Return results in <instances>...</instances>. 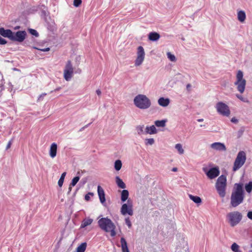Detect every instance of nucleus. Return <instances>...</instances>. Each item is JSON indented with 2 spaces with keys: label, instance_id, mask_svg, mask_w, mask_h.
I'll return each mask as SVG.
<instances>
[{
  "label": "nucleus",
  "instance_id": "55",
  "mask_svg": "<svg viewBox=\"0 0 252 252\" xmlns=\"http://www.w3.org/2000/svg\"><path fill=\"white\" fill-rule=\"evenodd\" d=\"M177 170H178V169H177V167H173V168L172 169V171L173 172H176V171H177Z\"/></svg>",
  "mask_w": 252,
  "mask_h": 252
},
{
  "label": "nucleus",
  "instance_id": "34",
  "mask_svg": "<svg viewBox=\"0 0 252 252\" xmlns=\"http://www.w3.org/2000/svg\"><path fill=\"white\" fill-rule=\"evenodd\" d=\"M245 188L246 191L250 193L252 190V181H250L248 184H246Z\"/></svg>",
  "mask_w": 252,
  "mask_h": 252
},
{
  "label": "nucleus",
  "instance_id": "52",
  "mask_svg": "<svg viewBox=\"0 0 252 252\" xmlns=\"http://www.w3.org/2000/svg\"><path fill=\"white\" fill-rule=\"evenodd\" d=\"M96 93L98 95H100L101 94V92L99 89H98L96 91Z\"/></svg>",
  "mask_w": 252,
  "mask_h": 252
},
{
  "label": "nucleus",
  "instance_id": "56",
  "mask_svg": "<svg viewBox=\"0 0 252 252\" xmlns=\"http://www.w3.org/2000/svg\"><path fill=\"white\" fill-rule=\"evenodd\" d=\"M82 181L83 182V184H85L87 182V179H82Z\"/></svg>",
  "mask_w": 252,
  "mask_h": 252
},
{
  "label": "nucleus",
  "instance_id": "10",
  "mask_svg": "<svg viewBox=\"0 0 252 252\" xmlns=\"http://www.w3.org/2000/svg\"><path fill=\"white\" fill-rule=\"evenodd\" d=\"M121 213L124 216L127 214L129 216L133 215V205L131 201L128 200L126 203L122 205L121 208Z\"/></svg>",
  "mask_w": 252,
  "mask_h": 252
},
{
  "label": "nucleus",
  "instance_id": "1",
  "mask_svg": "<svg viewBox=\"0 0 252 252\" xmlns=\"http://www.w3.org/2000/svg\"><path fill=\"white\" fill-rule=\"evenodd\" d=\"M243 184L236 183L234 185L230 197V205L236 207L241 204L244 199V192Z\"/></svg>",
  "mask_w": 252,
  "mask_h": 252
},
{
  "label": "nucleus",
  "instance_id": "54",
  "mask_svg": "<svg viewBox=\"0 0 252 252\" xmlns=\"http://www.w3.org/2000/svg\"><path fill=\"white\" fill-rule=\"evenodd\" d=\"M65 175H66V172H63V173H62V175H61L60 178H62L64 180V178L65 177Z\"/></svg>",
  "mask_w": 252,
  "mask_h": 252
},
{
  "label": "nucleus",
  "instance_id": "31",
  "mask_svg": "<svg viewBox=\"0 0 252 252\" xmlns=\"http://www.w3.org/2000/svg\"><path fill=\"white\" fill-rule=\"evenodd\" d=\"M122 163L121 160L118 159L116 160L114 163V167L116 170L119 171L122 168Z\"/></svg>",
  "mask_w": 252,
  "mask_h": 252
},
{
  "label": "nucleus",
  "instance_id": "28",
  "mask_svg": "<svg viewBox=\"0 0 252 252\" xmlns=\"http://www.w3.org/2000/svg\"><path fill=\"white\" fill-rule=\"evenodd\" d=\"M87 243L86 242L82 243L78 246L76 249V252H84L87 248Z\"/></svg>",
  "mask_w": 252,
  "mask_h": 252
},
{
  "label": "nucleus",
  "instance_id": "58",
  "mask_svg": "<svg viewBox=\"0 0 252 252\" xmlns=\"http://www.w3.org/2000/svg\"><path fill=\"white\" fill-rule=\"evenodd\" d=\"M61 88H58L57 89H56L54 91L55 92H56V91H59L60 90Z\"/></svg>",
  "mask_w": 252,
  "mask_h": 252
},
{
  "label": "nucleus",
  "instance_id": "7",
  "mask_svg": "<svg viewBox=\"0 0 252 252\" xmlns=\"http://www.w3.org/2000/svg\"><path fill=\"white\" fill-rule=\"evenodd\" d=\"M243 76V72L241 70H238L236 74V81L234 83L237 86V90L241 94L244 93L246 85V81L244 79Z\"/></svg>",
  "mask_w": 252,
  "mask_h": 252
},
{
  "label": "nucleus",
  "instance_id": "19",
  "mask_svg": "<svg viewBox=\"0 0 252 252\" xmlns=\"http://www.w3.org/2000/svg\"><path fill=\"white\" fill-rule=\"evenodd\" d=\"M246 18V13L244 10H237V19L241 23H244Z\"/></svg>",
  "mask_w": 252,
  "mask_h": 252
},
{
  "label": "nucleus",
  "instance_id": "53",
  "mask_svg": "<svg viewBox=\"0 0 252 252\" xmlns=\"http://www.w3.org/2000/svg\"><path fill=\"white\" fill-rule=\"evenodd\" d=\"M72 187H73V186H71V185H69V188H68V192H67V194H69V193H70V192H71V189H72Z\"/></svg>",
  "mask_w": 252,
  "mask_h": 252
},
{
  "label": "nucleus",
  "instance_id": "39",
  "mask_svg": "<svg viewBox=\"0 0 252 252\" xmlns=\"http://www.w3.org/2000/svg\"><path fill=\"white\" fill-rule=\"evenodd\" d=\"M236 96L238 98H239L240 100H241V101H242L243 102H247V103L249 102V101L247 98L243 97L241 95L237 94Z\"/></svg>",
  "mask_w": 252,
  "mask_h": 252
},
{
  "label": "nucleus",
  "instance_id": "30",
  "mask_svg": "<svg viewBox=\"0 0 252 252\" xmlns=\"http://www.w3.org/2000/svg\"><path fill=\"white\" fill-rule=\"evenodd\" d=\"M80 174V172L78 171L77 173V175L78 176L75 177L74 178H73V179L71 181V183L70 184V185H71V186H75L76 185V184L77 183V182L79 181V179H80V177L79 176V175Z\"/></svg>",
  "mask_w": 252,
  "mask_h": 252
},
{
  "label": "nucleus",
  "instance_id": "44",
  "mask_svg": "<svg viewBox=\"0 0 252 252\" xmlns=\"http://www.w3.org/2000/svg\"><path fill=\"white\" fill-rule=\"evenodd\" d=\"M7 43V41L4 38L0 36V44L4 45Z\"/></svg>",
  "mask_w": 252,
  "mask_h": 252
},
{
  "label": "nucleus",
  "instance_id": "2",
  "mask_svg": "<svg viewBox=\"0 0 252 252\" xmlns=\"http://www.w3.org/2000/svg\"><path fill=\"white\" fill-rule=\"evenodd\" d=\"M99 227L106 232H110V235L114 237L116 235V226L113 221L107 217L102 218L98 221Z\"/></svg>",
  "mask_w": 252,
  "mask_h": 252
},
{
  "label": "nucleus",
  "instance_id": "59",
  "mask_svg": "<svg viewBox=\"0 0 252 252\" xmlns=\"http://www.w3.org/2000/svg\"><path fill=\"white\" fill-rule=\"evenodd\" d=\"M90 124H88V125L85 126L83 128H84L85 127H87Z\"/></svg>",
  "mask_w": 252,
  "mask_h": 252
},
{
  "label": "nucleus",
  "instance_id": "23",
  "mask_svg": "<svg viewBox=\"0 0 252 252\" xmlns=\"http://www.w3.org/2000/svg\"><path fill=\"white\" fill-rule=\"evenodd\" d=\"M121 247L122 250L123 252H129L126 241L124 237H122L121 238Z\"/></svg>",
  "mask_w": 252,
  "mask_h": 252
},
{
  "label": "nucleus",
  "instance_id": "11",
  "mask_svg": "<svg viewBox=\"0 0 252 252\" xmlns=\"http://www.w3.org/2000/svg\"><path fill=\"white\" fill-rule=\"evenodd\" d=\"M145 51L143 47L139 46L137 48V58L135 61V65L136 66H138L140 65L145 58Z\"/></svg>",
  "mask_w": 252,
  "mask_h": 252
},
{
  "label": "nucleus",
  "instance_id": "25",
  "mask_svg": "<svg viewBox=\"0 0 252 252\" xmlns=\"http://www.w3.org/2000/svg\"><path fill=\"white\" fill-rule=\"evenodd\" d=\"M129 192L127 190L124 189L121 192V199L123 202H125L128 198Z\"/></svg>",
  "mask_w": 252,
  "mask_h": 252
},
{
  "label": "nucleus",
  "instance_id": "27",
  "mask_svg": "<svg viewBox=\"0 0 252 252\" xmlns=\"http://www.w3.org/2000/svg\"><path fill=\"white\" fill-rule=\"evenodd\" d=\"M189 198H190V199H191L194 203H195L197 204H200L202 202L201 198L198 196H194L191 194H189Z\"/></svg>",
  "mask_w": 252,
  "mask_h": 252
},
{
  "label": "nucleus",
  "instance_id": "18",
  "mask_svg": "<svg viewBox=\"0 0 252 252\" xmlns=\"http://www.w3.org/2000/svg\"><path fill=\"white\" fill-rule=\"evenodd\" d=\"M158 131L155 126H147L145 129V134H154L157 133Z\"/></svg>",
  "mask_w": 252,
  "mask_h": 252
},
{
  "label": "nucleus",
  "instance_id": "60",
  "mask_svg": "<svg viewBox=\"0 0 252 252\" xmlns=\"http://www.w3.org/2000/svg\"><path fill=\"white\" fill-rule=\"evenodd\" d=\"M248 252H252V250H249Z\"/></svg>",
  "mask_w": 252,
  "mask_h": 252
},
{
  "label": "nucleus",
  "instance_id": "35",
  "mask_svg": "<svg viewBox=\"0 0 252 252\" xmlns=\"http://www.w3.org/2000/svg\"><path fill=\"white\" fill-rule=\"evenodd\" d=\"M155 143V140L154 138H146L145 140V144L146 146L152 145Z\"/></svg>",
  "mask_w": 252,
  "mask_h": 252
},
{
  "label": "nucleus",
  "instance_id": "48",
  "mask_svg": "<svg viewBox=\"0 0 252 252\" xmlns=\"http://www.w3.org/2000/svg\"><path fill=\"white\" fill-rule=\"evenodd\" d=\"M247 217L251 220H252V211L248 212Z\"/></svg>",
  "mask_w": 252,
  "mask_h": 252
},
{
  "label": "nucleus",
  "instance_id": "49",
  "mask_svg": "<svg viewBox=\"0 0 252 252\" xmlns=\"http://www.w3.org/2000/svg\"><path fill=\"white\" fill-rule=\"evenodd\" d=\"M12 144V140H10L8 142L7 146H6V149H8L9 148H10V147H11V145Z\"/></svg>",
  "mask_w": 252,
  "mask_h": 252
},
{
  "label": "nucleus",
  "instance_id": "32",
  "mask_svg": "<svg viewBox=\"0 0 252 252\" xmlns=\"http://www.w3.org/2000/svg\"><path fill=\"white\" fill-rule=\"evenodd\" d=\"M175 252H189L188 247L187 246H184L183 247L178 246L176 248Z\"/></svg>",
  "mask_w": 252,
  "mask_h": 252
},
{
  "label": "nucleus",
  "instance_id": "37",
  "mask_svg": "<svg viewBox=\"0 0 252 252\" xmlns=\"http://www.w3.org/2000/svg\"><path fill=\"white\" fill-rule=\"evenodd\" d=\"M167 56L168 59L170 61H171L172 62H176V58L175 56L173 54H172L170 52L167 53Z\"/></svg>",
  "mask_w": 252,
  "mask_h": 252
},
{
  "label": "nucleus",
  "instance_id": "9",
  "mask_svg": "<svg viewBox=\"0 0 252 252\" xmlns=\"http://www.w3.org/2000/svg\"><path fill=\"white\" fill-rule=\"evenodd\" d=\"M73 68L70 61H68L63 70V77L67 81H69L73 76Z\"/></svg>",
  "mask_w": 252,
  "mask_h": 252
},
{
  "label": "nucleus",
  "instance_id": "14",
  "mask_svg": "<svg viewBox=\"0 0 252 252\" xmlns=\"http://www.w3.org/2000/svg\"><path fill=\"white\" fill-rule=\"evenodd\" d=\"M211 147L219 151H225L226 150V147L223 143L220 142H215L211 145Z\"/></svg>",
  "mask_w": 252,
  "mask_h": 252
},
{
  "label": "nucleus",
  "instance_id": "40",
  "mask_svg": "<svg viewBox=\"0 0 252 252\" xmlns=\"http://www.w3.org/2000/svg\"><path fill=\"white\" fill-rule=\"evenodd\" d=\"M125 222H126V224L128 227V228H130L131 227L132 224H131V221L129 220V218L128 217L126 218L125 219Z\"/></svg>",
  "mask_w": 252,
  "mask_h": 252
},
{
  "label": "nucleus",
  "instance_id": "29",
  "mask_svg": "<svg viewBox=\"0 0 252 252\" xmlns=\"http://www.w3.org/2000/svg\"><path fill=\"white\" fill-rule=\"evenodd\" d=\"M144 125H139L136 126V130L138 135H141L143 134H145V130H144Z\"/></svg>",
  "mask_w": 252,
  "mask_h": 252
},
{
  "label": "nucleus",
  "instance_id": "8",
  "mask_svg": "<svg viewBox=\"0 0 252 252\" xmlns=\"http://www.w3.org/2000/svg\"><path fill=\"white\" fill-rule=\"evenodd\" d=\"M217 112L224 116H228L230 114L229 107L222 102H218L215 106Z\"/></svg>",
  "mask_w": 252,
  "mask_h": 252
},
{
  "label": "nucleus",
  "instance_id": "42",
  "mask_svg": "<svg viewBox=\"0 0 252 252\" xmlns=\"http://www.w3.org/2000/svg\"><path fill=\"white\" fill-rule=\"evenodd\" d=\"M94 195V193H92V192H89L88 193H87V194L85 195V199L86 200V201H89L90 199V196H93Z\"/></svg>",
  "mask_w": 252,
  "mask_h": 252
},
{
  "label": "nucleus",
  "instance_id": "51",
  "mask_svg": "<svg viewBox=\"0 0 252 252\" xmlns=\"http://www.w3.org/2000/svg\"><path fill=\"white\" fill-rule=\"evenodd\" d=\"M243 132H244V130H240L238 131V137H240L241 136V135L243 134Z\"/></svg>",
  "mask_w": 252,
  "mask_h": 252
},
{
  "label": "nucleus",
  "instance_id": "22",
  "mask_svg": "<svg viewBox=\"0 0 252 252\" xmlns=\"http://www.w3.org/2000/svg\"><path fill=\"white\" fill-rule=\"evenodd\" d=\"M93 221V220L90 218H85L84 219L81 223L80 228H83L86 227V226L91 225Z\"/></svg>",
  "mask_w": 252,
  "mask_h": 252
},
{
  "label": "nucleus",
  "instance_id": "5",
  "mask_svg": "<svg viewBox=\"0 0 252 252\" xmlns=\"http://www.w3.org/2000/svg\"><path fill=\"white\" fill-rule=\"evenodd\" d=\"M226 177L224 175L220 176L216 183V188L221 197H224L226 194Z\"/></svg>",
  "mask_w": 252,
  "mask_h": 252
},
{
  "label": "nucleus",
  "instance_id": "13",
  "mask_svg": "<svg viewBox=\"0 0 252 252\" xmlns=\"http://www.w3.org/2000/svg\"><path fill=\"white\" fill-rule=\"evenodd\" d=\"M203 170L205 172L208 177L211 179H213L219 176L220 171L218 168H212L207 170L206 168H203Z\"/></svg>",
  "mask_w": 252,
  "mask_h": 252
},
{
  "label": "nucleus",
  "instance_id": "50",
  "mask_svg": "<svg viewBox=\"0 0 252 252\" xmlns=\"http://www.w3.org/2000/svg\"><path fill=\"white\" fill-rule=\"evenodd\" d=\"M231 121L232 123H237L238 122V120L234 117L231 119Z\"/></svg>",
  "mask_w": 252,
  "mask_h": 252
},
{
  "label": "nucleus",
  "instance_id": "26",
  "mask_svg": "<svg viewBox=\"0 0 252 252\" xmlns=\"http://www.w3.org/2000/svg\"><path fill=\"white\" fill-rule=\"evenodd\" d=\"M167 122V119L157 120L155 121L154 124L155 126L157 127H163L165 126Z\"/></svg>",
  "mask_w": 252,
  "mask_h": 252
},
{
  "label": "nucleus",
  "instance_id": "38",
  "mask_svg": "<svg viewBox=\"0 0 252 252\" xmlns=\"http://www.w3.org/2000/svg\"><path fill=\"white\" fill-rule=\"evenodd\" d=\"M29 31L31 34L34 35L35 37H38L39 35L37 32L34 29H29Z\"/></svg>",
  "mask_w": 252,
  "mask_h": 252
},
{
  "label": "nucleus",
  "instance_id": "4",
  "mask_svg": "<svg viewBox=\"0 0 252 252\" xmlns=\"http://www.w3.org/2000/svg\"><path fill=\"white\" fill-rule=\"evenodd\" d=\"M226 220L231 227H234L239 224L242 220L243 216L238 211L228 213L226 216Z\"/></svg>",
  "mask_w": 252,
  "mask_h": 252
},
{
  "label": "nucleus",
  "instance_id": "33",
  "mask_svg": "<svg viewBox=\"0 0 252 252\" xmlns=\"http://www.w3.org/2000/svg\"><path fill=\"white\" fill-rule=\"evenodd\" d=\"M175 148L178 151L180 155H182L184 154V150L182 147V145L181 144L178 143L176 144Z\"/></svg>",
  "mask_w": 252,
  "mask_h": 252
},
{
  "label": "nucleus",
  "instance_id": "46",
  "mask_svg": "<svg viewBox=\"0 0 252 252\" xmlns=\"http://www.w3.org/2000/svg\"><path fill=\"white\" fill-rule=\"evenodd\" d=\"M191 85L190 84H188L186 86V89L188 92H190L191 91Z\"/></svg>",
  "mask_w": 252,
  "mask_h": 252
},
{
  "label": "nucleus",
  "instance_id": "16",
  "mask_svg": "<svg viewBox=\"0 0 252 252\" xmlns=\"http://www.w3.org/2000/svg\"><path fill=\"white\" fill-rule=\"evenodd\" d=\"M57 145L56 143H53L50 148L49 155L50 157L54 158L57 155Z\"/></svg>",
  "mask_w": 252,
  "mask_h": 252
},
{
  "label": "nucleus",
  "instance_id": "47",
  "mask_svg": "<svg viewBox=\"0 0 252 252\" xmlns=\"http://www.w3.org/2000/svg\"><path fill=\"white\" fill-rule=\"evenodd\" d=\"M35 48L37 49V50H39L40 51H43V52H47V51H49L50 50V48H48V47L46 48H44V49H38V48Z\"/></svg>",
  "mask_w": 252,
  "mask_h": 252
},
{
  "label": "nucleus",
  "instance_id": "6",
  "mask_svg": "<svg viewBox=\"0 0 252 252\" xmlns=\"http://www.w3.org/2000/svg\"><path fill=\"white\" fill-rule=\"evenodd\" d=\"M246 159L245 152L243 151L239 152L233 163V171L235 172L241 168L245 164Z\"/></svg>",
  "mask_w": 252,
  "mask_h": 252
},
{
  "label": "nucleus",
  "instance_id": "24",
  "mask_svg": "<svg viewBox=\"0 0 252 252\" xmlns=\"http://www.w3.org/2000/svg\"><path fill=\"white\" fill-rule=\"evenodd\" d=\"M115 180L116 183L119 188L122 189H124L126 188V184L119 176H116Z\"/></svg>",
  "mask_w": 252,
  "mask_h": 252
},
{
  "label": "nucleus",
  "instance_id": "41",
  "mask_svg": "<svg viewBox=\"0 0 252 252\" xmlns=\"http://www.w3.org/2000/svg\"><path fill=\"white\" fill-rule=\"evenodd\" d=\"M81 0H74L73 5L75 7H78L81 4Z\"/></svg>",
  "mask_w": 252,
  "mask_h": 252
},
{
  "label": "nucleus",
  "instance_id": "61",
  "mask_svg": "<svg viewBox=\"0 0 252 252\" xmlns=\"http://www.w3.org/2000/svg\"><path fill=\"white\" fill-rule=\"evenodd\" d=\"M251 247L252 248V243L251 244Z\"/></svg>",
  "mask_w": 252,
  "mask_h": 252
},
{
  "label": "nucleus",
  "instance_id": "20",
  "mask_svg": "<svg viewBox=\"0 0 252 252\" xmlns=\"http://www.w3.org/2000/svg\"><path fill=\"white\" fill-rule=\"evenodd\" d=\"M158 104L162 107H166L170 103V99L168 98L160 97L158 99Z\"/></svg>",
  "mask_w": 252,
  "mask_h": 252
},
{
  "label": "nucleus",
  "instance_id": "12",
  "mask_svg": "<svg viewBox=\"0 0 252 252\" xmlns=\"http://www.w3.org/2000/svg\"><path fill=\"white\" fill-rule=\"evenodd\" d=\"M26 35L27 33L25 31H18L16 32H13L11 40L22 42L25 40Z\"/></svg>",
  "mask_w": 252,
  "mask_h": 252
},
{
  "label": "nucleus",
  "instance_id": "21",
  "mask_svg": "<svg viewBox=\"0 0 252 252\" xmlns=\"http://www.w3.org/2000/svg\"><path fill=\"white\" fill-rule=\"evenodd\" d=\"M160 38L159 33L156 32H151L149 33L148 39L152 41H156Z\"/></svg>",
  "mask_w": 252,
  "mask_h": 252
},
{
  "label": "nucleus",
  "instance_id": "17",
  "mask_svg": "<svg viewBox=\"0 0 252 252\" xmlns=\"http://www.w3.org/2000/svg\"><path fill=\"white\" fill-rule=\"evenodd\" d=\"M97 192L100 202L101 203H104L106 200L105 193L103 189L100 186H97Z\"/></svg>",
  "mask_w": 252,
  "mask_h": 252
},
{
  "label": "nucleus",
  "instance_id": "15",
  "mask_svg": "<svg viewBox=\"0 0 252 252\" xmlns=\"http://www.w3.org/2000/svg\"><path fill=\"white\" fill-rule=\"evenodd\" d=\"M0 34L4 37L8 38L11 40L13 32H12L10 30H5L3 28H0Z\"/></svg>",
  "mask_w": 252,
  "mask_h": 252
},
{
  "label": "nucleus",
  "instance_id": "45",
  "mask_svg": "<svg viewBox=\"0 0 252 252\" xmlns=\"http://www.w3.org/2000/svg\"><path fill=\"white\" fill-rule=\"evenodd\" d=\"M46 95V93H43V94H41L38 98V101L42 100L43 97L45 96Z\"/></svg>",
  "mask_w": 252,
  "mask_h": 252
},
{
  "label": "nucleus",
  "instance_id": "43",
  "mask_svg": "<svg viewBox=\"0 0 252 252\" xmlns=\"http://www.w3.org/2000/svg\"><path fill=\"white\" fill-rule=\"evenodd\" d=\"M64 180L62 178H60L59 180L58 181V185L59 187H62L63 183Z\"/></svg>",
  "mask_w": 252,
  "mask_h": 252
},
{
  "label": "nucleus",
  "instance_id": "57",
  "mask_svg": "<svg viewBox=\"0 0 252 252\" xmlns=\"http://www.w3.org/2000/svg\"><path fill=\"white\" fill-rule=\"evenodd\" d=\"M197 121L199 122H202L203 121V119H199L197 120Z\"/></svg>",
  "mask_w": 252,
  "mask_h": 252
},
{
  "label": "nucleus",
  "instance_id": "3",
  "mask_svg": "<svg viewBox=\"0 0 252 252\" xmlns=\"http://www.w3.org/2000/svg\"><path fill=\"white\" fill-rule=\"evenodd\" d=\"M135 106L140 109H147L150 107L151 102L150 99L145 94L137 95L133 99Z\"/></svg>",
  "mask_w": 252,
  "mask_h": 252
},
{
  "label": "nucleus",
  "instance_id": "36",
  "mask_svg": "<svg viewBox=\"0 0 252 252\" xmlns=\"http://www.w3.org/2000/svg\"><path fill=\"white\" fill-rule=\"evenodd\" d=\"M231 250H232V251H233L234 252H240V251L239 250V245H237L235 243H234L231 245Z\"/></svg>",
  "mask_w": 252,
  "mask_h": 252
}]
</instances>
